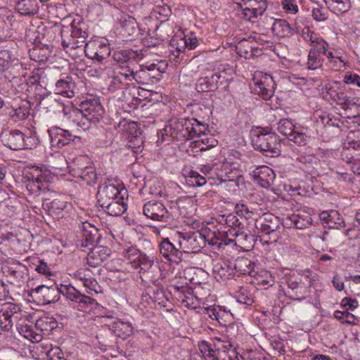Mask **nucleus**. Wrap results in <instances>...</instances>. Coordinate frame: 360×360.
Masks as SVG:
<instances>
[{"mask_svg": "<svg viewBox=\"0 0 360 360\" xmlns=\"http://www.w3.org/2000/svg\"><path fill=\"white\" fill-rule=\"evenodd\" d=\"M256 85L259 89L258 94L264 100H269L274 94L276 88L275 82L271 75H266Z\"/></svg>", "mask_w": 360, "mask_h": 360, "instance_id": "obj_25", "label": "nucleus"}, {"mask_svg": "<svg viewBox=\"0 0 360 360\" xmlns=\"http://www.w3.org/2000/svg\"><path fill=\"white\" fill-rule=\"evenodd\" d=\"M111 53L109 45L102 43H91L89 47L85 50V56L93 60L102 62Z\"/></svg>", "mask_w": 360, "mask_h": 360, "instance_id": "obj_20", "label": "nucleus"}, {"mask_svg": "<svg viewBox=\"0 0 360 360\" xmlns=\"http://www.w3.org/2000/svg\"><path fill=\"white\" fill-rule=\"evenodd\" d=\"M214 89H217V87L211 77H201L197 81L196 89L199 92L208 91Z\"/></svg>", "mask_w": 360, "mask_h": 360, "instance_id": "obj_51", "label": "nucleus"}, {"mask_svg": "<svg viewBox=\"0 0 360 360\" xmlns=\"http://www.w3.org/2000/svg\"><path fill=\"white\" fill-rule=\"evenodd\" d=\"M138 257L139 258L136 259V261L132 266L135 269L140 267L141 269L146 270V269H149L153 264V258H150L145 253L141 252Z\"/></svg>", "mask_w": 360, "mask_h": 360, "instance_id": "obj_53", "label": "nucleus"}, {"mask_svg": "<svg viewBox=\"0 0 360 360\" xmlns=\"http://www.w3.org/2000/svg\"><path fill=\"white\" fill-rule=\"evenodd\" d=\"M88 37L87 26L81 18L74 19L71 23L70 37L86 39Z\"/></svg>", "mask_w": 360, "mask_h": 360, "instance_id": "obj_36", "label": "nucleus"}, {"mask_svg": "<svg viewBox=\"0 0 360 360\" xmlns=\"http://www.w3.org/2000/svg\"><path fill=\"white\" fill-rule=\"evenodd\" d=\"M123 127L122 130L129 134V136H132L138 134H142L141 129L139 127L137 122L123 121L119 124V127Z\"/></svg>", "mask_w": 360, "mask_h": 360, "instance_id": "obj_55", "label": "nucleus"}, {"mask_svg": "<svg viewBox=\"0 0 360 360\" xmlns=\"http://www.w3.org/2000/svg\"><path fill=\"white\" fill-rule=\"evenodd\" d=\"M17 329L20 334L32 342H39L42 340V335L34 332L30 326L20 325L17 327Z\"/></svg>", "mask_w": 360, "mask_h": 360, "instance_id": "obj_40", "label": "nucleus"}, {"mask_svg": "<svg viewBox=\"0 0 360 360\" xmlns=\"http://www.w3.org/2000/svg\"><path fill=\"white\" fill-rule=\"evenodd\" d=\"M1 139L5 146L13 150H32L39 143L37 132L29 129L25 131L18 129L6 131L1 134Z\"/></svg>", "mask_w": 360, "mask_h": 360, "instance_id": "obj_3", "label": "nucleus"}, {"mask_svg": "<svg viewBox=\"0 0 360 360\" xmlns=\"http://www.w3.org/2000/svg\"><path fill=\"white\" fill-rule=\"evenodd\" d=\"M48 360H67L64 356V353L58 347H52L47 353Z\"/></svg>", "mask_w": 360, "mask_h": 360, "instance_id": "obj_64", "label": "nucleus"}, {"mask_svg": "<svg viewBox=\"0 0 360 360\" xmlns=\"http://www.w3.org/2000/svg\"><path fill=\"white\" fill-rule=\"evenodd\" d=\"M291 120L289 119H281L278 122V130L282 134L283 136H285L288 138L290 135L294 132V131L297 129Z\"/></svg>", "mask_w": 360, "mask_h": 360, "instance_id": "obj_47", "label": "nucleus"}, {"mask_svg": "<svg viewBox=\"0 0 360 360\" xmlns=\"http://www.w3.org/2000/svg\"><path fill=\"white\" fill-rule=\"evenodd\" d=\"M82 272L79 274V278L83 281V285L86 289H88L87 292L89 294H98L102 292L101 287L96 279L93 278L82 277Z\"/></svg>", "mask_w": 360, "mask_h": 360, "instance_id": "obj_44", "label": "nucleus"}, {"mask_svg": "<svg viewBox=\"0 0 360 360\" xmlns=\"http://www.w3.org/2000/svg\"><path fill=\"white\" fill-rule=\"evenodd\" d=\"M287 289L285 292L286 297L293 300H302L308 292L307 287L301 279L290 276L286 279Z\"/></svg>", "mask_w": 360, "mask_h": 360, "instance_id": "obj_14", "label": "nucleus"}, {"mask_svg": "<svg viewBox=\"0 0 360 360\" xmlns=\"http://www.w3.org/2000/svg\"><path fill=\"white\" fill-rule=\"evenodd\" d=\"M219 344H221L220 340H218V344L212 340H203L199 342V349L205 360H220L221 349Z\"/></svg>", "mask_w": 360, "mask_h": 360, "instance_id": "obj_22", "label": "nucleus"}, {"mask_svg": "<svg viewBox=\"0 0 360 360\" xmlns=\"http://www.w3.org/2000/svg\"><path fill=\"white\" fill-rule=\"evenodd\" d=\"M204 230L207 243L210 245L220 248L223 245H227L233 242L234 237H231L228 231H211L207 229Z\"/></svg>", "mask_w": 360, "mask_h": 360, "instance_id": "obj_16", "label": "nucleus"}, {"mask_svg": "<svg viewBox=\"0 0 360 360\" xmlns=\"http://www.w3.org/2000/svg\"><path fill=\"white\" fill-rule=\"evenodd\" d=\"M101 207L108 214L117 217L126 212L127 205L124 202V195H122L114 201L101 205Z\"/></svg>", "mask_w": 360, "mask_h": 360, "instance_id": "obj_28", "label": "nucleus"}, {"mask_svg": "<svg viewBox=\"0 0 360 360\" xmlns=\"http://www.w3.org/2000/svg\"><path fill=\"white\" fill-rule=\"evenodd\" d=\"M321 219L328 224L330 229H340L345 227V222L336 210H330L329 212H323L321 214Z\"/></svg>", "mask_w": 360, "mask_h": 360, "instance_id": "obj_30", "label": "nucleus"}, {"mask_svg": "<svg viewBox=\"0 0 360 360\" xmlns=\"http://www.w3.org/2000/svg\"><path fill=\"white\" fill-rule=\"evenodd\" d=\"M122 195V191L117 187V186L105 182L101 184L98 187L96 194L97 202L99 206H101L112 202Z\"/></svg>", "mask_w": 360, "mask_h": 360, "instance_id": "obj_15", "label": "nucleus"}, {"mask_svg": "<svg viewBox=\"0 0 360 360\" xmlns=\"http://www.w3.org/2000/svg\"><path fill=\"white\" fill-rule=\"evenodd\" d=\"M127 146L131 148L134 153H139L142 151L144 140L142 134L128 136Z\"/></svg>", "mask_w": 360, "mask_h": 360, "instance_id": "obj_49", "label": "nucleus"}, {"mask_svg": "<svg viewBox=\"0 0 360 360\" xmlns=\"http://www.w3.org/2000/svg\"><path fill=\"white\" fill-rule=\"evenodd\" d=\"M237 301L248 306H250L253 303L252 295L243 288H240L238 292Z\"/></svg>", "mask_w": 360, "mask_h": 360, "instance_id": "obj_63", "label": "nucleus"}, {"mask_svg": "<svg viewBox=\"0 0 360 360\" xmlns=\"http://www.w3.org/2000/svg\"><path fill=\"white\" fill-rule=\"evenodd\" d=\"M272 30L275 34L281 37H289L293 34V30L290 25L283 19L277 20L274 22Z\"/></svg>", "mask_w": 360, "mask_h": 360, "instance_id": "obj_38", "label": "nucleus"}, {"mask_svg": "<svg viewBox=\"0 0 360 360\" xmlns=\"http://www.w3.org/2000/svg\"><path fill=\"white\" fill-rule=\"evenodd\" d=\"M134 80L138 84L143 85H148L150 84V77L146 65L141 66L139 70L135 71L134 75Z\"/></svg>", "mask_w": 360, "mask_h": 360, "instance_id": "obj_48", "label": "nucleus"}, {"mask_svg": "<svg viewBox=\"0 0 360 360\" xmlns=\"http://www.w3.org/2000/svg\"><path fill=\"white\" fill-rule=\"evenodd\" d=\"M323 58L321 55L309 51L307 66L309 70H316L322 67Z\"/></svg>", "mask_w": 360, "mask_h": 360, "instance_id": "obj_50", "label": "nucleus"}, {"mask_svg": "<svg viewBox=\"0 0 360 360\" xmlns=\"http://www.w3.org/2000/svg\"><path fill=\"white\" fill-rule=\"evenodd\" d=\"M255 263L247 258L238 259L235 263V267L237 268V272L240 274H248L253 276L255 274L254 271Z\"/></svg>", "mask_w": 360, "mask_h": 360, "instance_id": "obj_39", "label": "nucleus"}, {"mask_svg": "<svg viewBox=\"0 0 360 360\" xmlns=\"http://www.w3.org/2000/svg\"><path fill=\"white\" fill-rule=\"evenodd\" d=\"M146 67L150 77V84H154L162 79V73L165 72L167 64L165 61H160L158 63L146 65Z\"/></svg>", "mask_w": 360, "mask_h": 360, "instance_id": "obj_33", "label": "nucleus"}, {"mask_svg": "<svg viewBox=\"0 0 360 360\" xmlns=\"http://www.w3.org/2000/svg\"><path fill=\"white\" fill-rule=\"evenodd\" d=\"M13 55L9 50L0 51V71H4L8 69L11 64Z\"/></svg>", "mask_w": 360, "mask_h": 360, "instance_id": "obj_57", "label": "nucleus"}, {"mask_svg": "<svg viewBox=\"0 0 360 360\" xmlns=\"http://www.w3.org/2000/svg\"><path fill=\"white\" fill-rule=\"evenodd\" d=\"M309 136L304 132L297 128L294 132L288 136L290 141L294 142L297 146H306L307 144Z\"/></svg>", "mask_w": 360, "mask_h": 360, "instance_id": "obj_56", "label": "nucleus"}, {"mask_svg": "<svg viewBox=\"0 0 360 360\" xmlns=\"http://www.w3.org/2000/svg\"><path fill=\"white\" fill-rule=\"evenodd\" d=\"M252 176L255 183L265 188L273 185L276 176L273 169L266 165L257 167L252 171Z\"/></svg>", "mask_w": 360, "mask_h": 360, "instance_id": "obj_18", "label": "nucleus"}, {"mask_svg": "<svg viewBox=\"0 0 360 360\" xmlns=\"http://www.w3.org/2000/svg\"><path fill=\"white\" fill-rule=\"evenodd\" d=\"M123 30L129 35L131 36L136 34L137 23L134 18L129 16L122 22Z\"/></svg>", "mask_w": 360, "mask_h": 360, "instance_id": "obj_60", "label": "nucleus"}, {"mask_svg": "<svg viewBox=\"0 0 360 360\" xmlns=\"http://www.w3.org/2000/svg\"><path fill=\"white\" fill-rule=\"evenodd\" d=\"M351 6L350 0H331L328 8L338 15L347 12Z\"/></svg>", "mask_w": 360, "mask_h": 360, "instance_id": "obj_42", "label": "nucleus"}, {"mask_svg": "<svg viewBox=\"0 0 360 360\" xmlns=\"http://www.w3.org/2000/svg\"><path fill=\"white\" fill-rule=\"evenodd\" d=\"M334 317L342 323L356 325L359 322V319L347 311L337 310L334 312Z\"/></svg>", "mask_w": 360, "mask_h": 360, "instance_id": "obj_46", "label": "nucleus"}, {"mask_svg": "<svg viewBox=\"0 0 360 360\" xmlns=\"http://www.w3.org/2000/svg\"><path fill=\"white\" fill-rule=\"evenodd\" d=\"M120 68L121 71L120 72L118 75L113 78V82H121L122 78L128 81H133V76L135 74V71L133 69H131L128 65H122L120 66Z\"/></svg>", "mask_w": 360, "mask_h": 360, "instance_id": "obj_54", "label": "nucleus"}, {"mask_svg": "<svg viewBox=\"0 0 360 360\" xmlns=\"http://www.w3.org/2000/svg\"><path fill=\"white\" fill-rule=\"evenodd\" d=\"M41 103L44 105L50 103L49 107H46L50 108V110L62 108V111L65 115L68 116V119L83 131L89 129L92 124L98 122L104 114V109L98 99L96 98L83 101L80 105V110L68 109L62 103L58 101L57 98L50 97L43 99Z\"/></svg>", "mask_w": 360, "mask_h": 360, "instance_id": "obj_1", "label": "nucleus"}, {"mask_svg": "<svg viewBox=\"0 0 360 360\" xmlns=\"http://www.w3.org/2000/svg\"><path fill=\"white\" fill-rule=\"evenodd\" d=\"M30 103L27 101H20L12 105L9 115L14 122L25 120L30 115Z\"/></svg>", "mask_w": 360, "mask_h": 360, "instance_id": "obj_26", "label": "nucleus"}, {"mask_svg": "<svg viewBox=\"0 0 360 360\" xmlns=\"http://www.w3.org/2000/svg\"><path fill=\"white\" fill-rule=\"evenodd\" d=\"M61 36V44L64 49H66V51H69L71 50H76L78 49H81L84 46V51L86 50V47H89L91 44L86 42V39L75 38V37H69L68 32H65V30H62L60 32Z\"/></svg>", "mask_w": 360, "mask_h": 360, "instance_id": "obj_23", "label": "nucleus"}, {"mask_svg": "<svg viewBox=\"0 0 360 360\" xmlns=\"http://www.w3.org/2000/svg\"><path fill=\"white\" fill-rule=\"evenodd\" d=\"M213 219L217 224L226 225L229 228L227 230L231 237H239L244 236V224L240 221L238 217L233 213L227 214H217Z\"/></svg>", "mask_w": 360, "mask_h": 360, "instance_id": "obj_13", "label": "nucleus"}, {"mask_svg": "<svg viewBox=\"0 0 360 360\" xmlns=\"http://www.w3.org/2000/svg\"><path fill=\"white\" fill-rule=\"evenodd\" d=\"M58 326L57 321L50 317H42L37 320L35 328L39 330L43 335H49L52 330Z\"/></svg>", "mask_w": 360, "mask_h": 360, "instance_id": "obj_35", "label": "nucleus"}, {"mask_svg": "<svg viewBox=\"0 0 360 360\" xmlns=\"http://www.w3.org/2000/svg\"><path fill=\"white\" fill-rule=\"evenodd\" d=\"M80 160L81 159L77 160L78 166L72 169L73 175L82 179L87 185L92 186L95 184L98 179L95 167L91 163L85 167H79V162Z\"/></svg>", "mask_w": 360, "mask_h": 360, "instance_id": "obj_21", "label": "nucleus"}, {"mask_svg": "<svg viewBox=\"0 0 360 360\" xmlns=\"http://www.w3.org/2000/svg\"><path fill=\"white\" fill-rule=\"evenodd\" d=\"M90 252L86 257L87 264L91 267L101 266L111 255V250L105 246L89 248Z\"/></svg>", "mask_w": 360, "mask_h": 360, "instance_id": "obj_19", "label": "nucleus"}, {"mask_svg": "<svg viewBox=\"0 0 360 360\" xmlns=\"http://www.w3.org/2000/svg\"><path fill=\"white\" fill-rule=\"evenodd\" d=\"M138 56V53L131 49L115 51L112 54L113 60L120 64V66L128 64L129 63L137 61L139 59L137 58Z\"/></svg>", "mask_w": 360, "mask_h": 360, "instance_id": "obj_29", "label": "nucleus"}, {"mask_svg": "<svg viewBox=\"0 0 360 360\" xmlns=\"http://www.w3.org/2000/svg\"><path fill=\"white\" fill-rule=\"evenodd\" d=\"M15 9L22 15H34L38 13L39 7L35 0H20Z\"/></svg>", "mask_w": 360, "mask_h": 360, "instance_id": "obj_34", "label": "nucleus"}, {"mask_svg": "<svg viewBox=\"0 0 360 360\" xmlns=\"http://www.w3.org/2000/svg\"><path fill=\"white\" fill-rule=\"evenodd\" d=\"M159 250L162 256L170 262L179 264L183 260L184 251L179 248V237L167 238L159 244Z\"/></svg>", "mask_w": 360, "mask_h": 360, "instance_id": "obj_11", "label": "nucleus"}, {"mask_svg": "<svg viewBox=\"0 0 360 360\" xmlns=\"http://www.w3.org/2000/svg\"><path fill=\"white\" fill-rule=\"evenodd\" d=\"M209 316L217 321L221 325L226 326L231 321L232 314L222 307H214L208 310Z\"/></svg>", "mask_w": 360, "mask_h": 360, "instance_id": "obj_37", "label": "nucleus"}, {"mask_svg": "<svg viewBox=\"0 0 360 360\" xmlns=\"http://www.w3.org/2000/svg\"><path fill=\"white\" fill-rule=\"evenodd\" d=\"M252 141L255 149L269 153L270 156L280 154V139L275 133L261 131L254 135Z\"/></svg>", "mask_w": 360, "mask_h": 360, "instance_id": "obj_6", "label": "nucleus"}, {"mask_svg": "<svg viewBox=\"0 0 360 360\" xmlns=\"http://www.w3.org/2000/svg\"><path fill=\"white\" fill-rule=\"evenodd\" d=\"M191 139L200 137L201 135H205L208 131V126L195 118H191Z\"/></svg>", "mask_w": 360, "mask_h": 360, "instance_id": "obj_41", "label": "nucleus"}, {"mask_svg": "<svg viewBox=\"0 0 360 360\" xmlns=\"http://www.w3.org/2000/svg\"><path fill=\"white\" fill-rule=\"evenodd\" d=\"M301 37L309 46H311L320 36L311 30L309 27H304L302 30Z\"/></svg>", "mask_w": 360, "mask_h": 360, "instance_id": "obj_61", "label": "nucleus"}, {"mask_svg": "<svg viewBox=\"0 0 360 360\" xmlns=\"http://www.w3.org/2000/svg\"><path fill=\"white\" fill-rule=\"evenodd\" d=\"M101 235L93 224L88 221L83 222L77 233V245L81 248L94 246L101 239Z\"/></svg>", "mask_w": 360, "mask_h": 360, "instance_id": "obj_12", "label": "nucleus"}, {"mask_svg": "<svg viewBox=\"0 0 360 360\" xmlns=\"http://www.w3.org/2000/svg\"><path fill=\"white\" fill-rule=\"evenodd\" d=\"M48 133L52 148L60 149L71 143L75 146H79L83 143L80 136L73 135L70 131L60 127H51L48 130Z\"/></svg>", "mask_w": 360, "mask_h": 360, "instance_id": "obj_7", "label": "nucleus"}, {"mask_svg": "<svg viewBox=\"0 0 360 360\" xmlns=\"http://www.w3.org/2000/svg\"><path fill=\"white\" fill-rule=\"evenodd\" d=\"M242 8V18L251 22L257 21L267 8V0H233Z\"/></svg>", "mask_w": 360, "mask_h": 360, "instance_id": "obj_8", "label": "nucleus"}, {"mask_svg": "<svg viewBox=\"0 0 360 360\" xmlns=\"http://www.w3.org/2000/svg\"><path fill=\"white\" fill-rule=\"evenodd\" d=\"M110 327L114 334L122 339H125L133 333V327L129 322L117 320Z\"/></svg>", "mask_w": 360, "mask_h": 360, "instance_id": "obj_31", "label": "nucleus"}, {"mask_svg": "<svg viewBox=\"0 0 360 360\" xmlns=\"http://www.w3.org/2000/svg\"><path fill=\"white\" fill-rule=\"evenodd\" d=\"M42 207L49 214L58 217L66 207V202L60 199H54L50 201L49 199L45 198L42 202Z\"/></svg>", "mask_w": 360, "mask_h": 360, "instance_id": "obj_32", "label": "nucleus"}, {"mask_svg": "<svg viewBox=\"0 0 360 360\" xmlns=\"http://www.w3.org/2000/svg\"><path fill=\"white\" fill-rule=\"evenodd\" d=\"M140 252L141 251L136 247L131 246L128 248H124L123 250L122 255L133 266L134 262L136 261V259L139 258L138 255Z\"/></svg>", "mask_w": 360, "mask_h": 360, "instance_id": "obj_62", "label": "nucleus"}, {"mask_svg": "<svg viewBox=\"0 0 360 360\" xmlns=\"http://www.w3.org/2000/svg\"><path fill=\"white\" fill-rule=\"evenodd\" d=\"M191 120L185 117H172L169 120L165 131L169 133L173 139L177 141L191 140Z\"/></svg>", "mask_w": 360, "mask_h": 360, "instance_id": "obj_9", "label": "nucleus"}, {"mask_svg": "<svg viewBox=\"0 0 360 360\" xmlns=\"http://www.w3.org/2000/svg\"><path fill=\"white\" fill-rule=\"evenodd\" d=\"M186 182L189 186L201 187L207 184V179L198 172L191 170L187 176Z\"/></svg>", "mask_w": 360, "mask_h": 360, "instance_id": "obj_45", "label": "nucleus"}, {"mask_svg": "<svg viewBox=\"0 0 360 360\" xmlns=\"http://www.w3.org/2000/svg\"><path fill=\"white\" fill-rule=\"evenodd\" d=\"M281 225L280 219L274 214L264 213L259 220L255 222V226L264 234L275 233Z\"/></svg>", "mask_w": 360, "mask_h": 360, "instance_id": "obj_17", "label": "nucleus"}, {"mask_svg": "<svg viewBox=\"0 0 360 360\" xmlns=\"http://www.w3.org/2000/svg\"><path fill=\"white\" fill-rule=\"evenodd\" d=\"M214 81L216 86L218 88L219 86L226 84L229 79H231L230 74L227 72L225 68L219 69L217 72H214L211 76Z\"/></svg>", "mask_w": 360, "mask_h": 360, "instance_id": "obj_52", "label": "nucleus"}, {"mask_svg": "<svg viewBox=\"0 0 360 360\" xmlns=\"http://www.w3.org/2000/svg\"><path fill=\"white\" fill-rule=\"evenodd\" d=\"M20 311L21 309L19 306L11 303L5 304L0 310L2 316H6L7 319H10L12 321L18 319Z\"/></svg>", "mask_w": 360, "mask_h": 360, "instance_id": "obj_43", "label": "nucleus"}, {"mask_svg": "<svg viewBox=\"0 0 360 360\" xmlns=\"http://www.w3.org/2000/svg\"><path fill=\"white\" fill-rule=\"evenodd\" d=\"M179 248H182L184 253H196L205 246L207 243L205 230L195 231L191 234L184 236L179 233Z\"/></svg>", "mask_w": 360, "mask_h": 360, "instance_id": "obj_10", "label": "nucleus"}, {"mask_svg": "<svg viewBox=\"0 0 360 360\" xmlns=\"http://www.w3.org/2000/svg\"><path fill=\"white\" fill-rule=\"evenodd\" d=\"M143 213L153 221L160 222L163 227L170 225L174 220L173 207L168 210L160 201L150 200L143 206Z\"/></svg>", "mask_w": 360, "mask_h": 360, "instance_id": "obj_5", "label": "nucleus"}, {"mask_svg": "<svg viewBox=\"0 0 360 360\" xmlns=\"http://www.w3.org/2000/svg\"><path fill=\"white\" fill-rule=\"evenodd\" d=\"M311 48L309 50L311 52L319 55H323L326 53L327 49H328V44L326 41L322 37H319L317 40L314 41V44L310 46Z\"/></svg>", "mask_w": 360, "mask_h": 360, "instance_id": "obj_58", "label": "nucleus"}, {"mask_svg": "<svg viewBox=\"0 0 360 360\" xmlns=\"http://www.w3.org/2000/svg\"><path fill=\"white\" fill-rule=\"evenodd\" d=\"M75 82L71 77L58 80L55 84L54 92L56 95H61L66 98H72L75 96Z\"/></svg>", "mask_w": 360, "mask_h": 360, "instance_id": "obj_24", "label": "nucleus"}, {"mask_svg": "<svg viewBox=\"0 0 360 360\" xmlns=\"http://www.w3.org/2000/svg\"><path fill=\"white\" fill-rule=\"evenodd\" d=\"M36 292L42 297L44 304L56 302L60 298V295L62 294L73 302L75 308L81 311L91 312L98 306L95 299L81 293L71 285H61L60 288L57 285L51 287L40 285L36 288Z\"/></svg>", "mask_w": 360, "mask_h": 360, "instance_id": "obj_2", "label": "nucleus"}, {"mask_svg": "<svg viewBox=\"0 0 360 360\" xmlns=\"http://www.w3.org/2000/svg\"><path fill=\"white\" fill-rule=\"evenodd\" d=\"M53 179L50 171L35 165L25 170L22 175V181L32 194L49 191Z\"/></svg>", "mask_w": 360, "mask_h": 360, "instance_id": "obj_4", "label": "nucleus"}, {"mask_svg": "<svg viewBox=\"0 0 360 360\" xmlns=\"http://www.w3.org/2000/svg\"><path fill=\"white\" fill-rule=\"evenodd\" d=\"M153 11L155 16L160 21H165L172 13L169 6L167 5L155 6Z\"/></svg>", "mask_w": 360, "mask_h": 360, "instance_id": "obj_59", "label": "nucleus"}, {"mask_svg": "<svg viewBox=\"0 0 360 360\" xmlns=\"http://www.w3.org/2000/svg\"><path fill=\"white\" fill-rule=\"evenodd\" d=\"M236 272H237V268L235 267V264L231 266L226 262L217 263L213 267V274L217 280L231 279L235 276Z\"/></svg>", "mask_w": 360, "mask_h": 360, "instance_id": "obj_27", "label": "nucleus"}]
</instances>
